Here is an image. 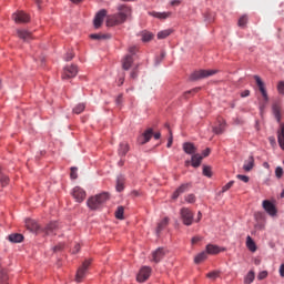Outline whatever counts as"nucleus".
<instances>
[{"label": "nucleus", "mask_w": 284, "mask_h": 284, "mask_svg": "<svg viewBox=\"0 0 284 284\" xmlns=\"http://www.w3.org/2000/svg\"><path fill=\"white\" fill-rule=\"evenodd\" d=\"M118 13L106 17V26L114 28V26H121L132 18V8L128 4H119L116 7Z\"/></svg>", "instance_id": "obj_1"}, {"label": "nucleus", "mask_w": 284, "mask_h": 284, "mask_svg": "<svg viewBox=\"0 0 284 284\" xmlns=\"http://www.w3.org/2000/svg\"><path fill=\"white\" fill-rule=\"evenodd\" d=\"M272 112H273L277 123H280V130L277 131V143H278L281 150H284V123L281 122V119H283V115L281 113V102L273 103Z\"/></svg>", "instance_id": "obj_2"}, {"label": "nucleus", "mask_w": 284, "mask_h": 284, "mask_svg": "<svg viewBox=\"0 0 284 284\" xmlns=\"http://www.w3.org/2000/svg\"><path fill=\"white\" fill-rule=\"evenodd\" d=\"M110 200V194L108 192L100 193L95 196L89 197L87 205L90 210H99L103 203Z\"/></svg>", "instance_id": "obj_3"}, {"label": "nucleus", "mask_w": 284, "mask_h": 284, "mask_svg": "<svg viewBox=\"0 0 284 284\" xmlns=\"http://www.w3.org/2000/svg\"><path fill=\"white\" fill-rule=\"evenodd\" d=\"M180 216L183 225H186L187 227L194 223V213L187 207L181 209Z\"/></svg>", "instance_id": "obj_4"}, {"label": "nucleus", "mask_w": 284, "mask_h": 284, "mask_svg": "<svg viewBox=\"0 0 284 284\" xmlns=\"http://www.w3.org/2000/svg\"><path fill=\"white\" fill-rule=\"evenodd\" d=\"M216 70H197L190 75L191 81H200V79H207V77H214Z\"/></svg>", "instance_id": "obj_5"}, {"label": "nucleus", "mask_w": 284, "mask_h": 284, "mask_svg": "<svg viewBox=\"0 0 284 284\" xmlns=\"http://www.w3.org/2000/svg\"><path fill=\"white\" fill-rule=\"evenodd\" d=\"M254 80H255L256 85L258 87V90L263 97L264 102L261 106V110H263L265 108V104L270 101V97L267 95V90H265V83L263 82V80H261V77L254 75Z\"/></svg>", "instance_id": "obj_6"}, {"label": "nucleus", "mask_w": 284, "mask_h": 284, "mask_svg": "<svg viewBox=\"0 0 284 284\" xmlns=\"http://www.w3.org/2000/svg\"><path fill=\"white\" fill-rule=\"evenodd\" d=\"M88 267H90V261H84L82 266L78 268L75 281L77 283H81L83 278H85V274L88 273Z\"/></svg>", "instance_id": "obj_7"}, {"label": "nucleus", "mask_w": 284, "mask_h": 284, "mask_svg": "<svg viewBox=\"0 0 284 284\" xmlns=\"http://www.w3.org/2000/svg\"><path fill=\"white\" fill-rule=\"evenodd\" d=\"M108 17V10L102 9L100 10L93 20V26L95 30H99V28L103 24V20Z\"/></svg>", "instance_id": "obj_8"}, {"label": "nucleus", "mask_w": 284, "mask_h": 284, "mask_svg": "<svg viewBox=\"0 0 284 284\" xmlns=\"http://www.w3.org/2000/svg\"><path fill=\"white\" fill-rule=\"evenodd\" d=\"M151 274H152V268H150L149 266H144L140 270V272L136 276V281L139 283H145V281H148V278H150Z\"/></svg>", "instance_id": "obj_9"}, {"label": "nucleus", "mask_w": 284, "mask_h": 284, "mask_svg": "<svg viewBox=\"0 0 284 284\" xmlns=\"http://www.w3.org/2000/svg\"><path fill=\"white\" fill-rule=\"evenodd\" d=\"M78 73L79 70L77 69V65L72 64L70 67H65L62 73V79H74Z\"/></svg>", "instance_id": "obj_10"}, {"label": "nucleus", "mask_w": 284, "mask_h": 284, "mask_svg": "<svg viewBox=\"0 0 284 284\" xmlns=\"http://www.w3.org/2000/svg\"><path fill=\"white\" fill-rule=\"evenodd\" d=\"M262 207L270 216H276V205H274L270 200H264L262 202Z\"/></svg>", "instance_id": "obj_11"}, {"label": "nucleus", "mask_w": 284, "mask_h": 284, "mask_svg": "<svg viewBox=\"0 0 284 284\" xmlns=\"http://www.w3.org/2000/svg\"><path fill=\"white\" fill-rule=\"evenodd\" d=\"M12 19L16 23H28V21H30V16L23 11H18L12 14Z\"/></svg>", "instance_id": "obj_12"}, {"label": "nucleus", "mask_w": 284, "mask_h": 284, "mask_svg": "<svg viewBox=\"0 0 284 284\" xmlns=\"http://www.w3.org/2000/svg\"><path fill=\"white\" fill-rule=\"evenodd\" d=\"M72 196L77 203H83L85 201V191L81 186H75L72 191Z\"/></svg>", "instance_id": "obj_13"}, {"label": "nucleus", "mask_w": 284, "mask_h": 284, "mask_svg": "<svg viewBox=\"0 0 284 284\" xmlns=\"http://www.w3.org/2000/svg\"><path fill=\"white\" fill-rule=\"evenodd\" d=\"M166 253H168V251H165V248H163V247H159L158 250H155L152 253L153 263H161V261H163V258L165 257Z\"/></svg>", "instance_id": "obj_14"}, {"label": "nucleus", "mask_w": 284, "mask_h": 284, "mask_svg": "<svg viewBox=\"0 0 284 284\" xmlns=\"http://www.w3.org/2000/svg\"><path fill=\"white\" fill-rule=\"evenodd\" d=\"M190 187H192V183H184L180 185L173 193L172 199L174 200L179 199V196H181V194H185V192H187Z\"/></svg>", "instance_id": "obj_15"}, {"label": "nucleus", "mask_w": 284, "mask_h": 284, "mask_svg": "<svg viewBox=\"0 0 284 284\" xmlns=\"http://www.w3.org/2000/svg\"><path fill=\"white\" fill-rule=\"evenodd\" d=\"M57 230H59V224H57V222H51L47 224V226L43 229V232L47 236H52L57 234Z\"/></svg>", "instance_id": "obj_16"}, {"label": "nucleus", "mask_w": 284, "mask_h": 284, "mask_svg": "<svg viewBox=\"0 0 284 284\" xmlns=\"http://www.w3.org/2000/svg\"><path fill=\"white\" fill-rule=\"evenodd\" d=\"M154 134V131H152V129H148L141 138H139V143H141V145H145V143H149L150 139H152Z\"/></svg>", "instance_id": "obj_17"}, {"label": "nucleus", "mask_w": 284, "mask_h": 284, "mask_svg": "<svg viewBox=\"0 0 284 284\" xmlns=\"http://www.w3.org/2000/svg\"><path fill=\"white\" fill-rule=\"evenodd\" d=\"M17 34L19 37V39H22V41H32L33 37H32V32L28 31V30H18Z\"/></svg>", "instance_id": "obj_18"}, {"label": "nucleus", "mask_w": 284, "mask_h": 284, "mask_svg": "<svg viewBox=\"0 0 284 284\" xmlns=\"http://www.w3.org/2000/svg\"><path fill=\"white\" fill-rule=\"evenodd\" d=\"M168 225H170V217H164L161 222L158 223L155 234L159 236L161 231L165 230Z\"/></svg>", "instance_id": "obj_19"}, {"label": "nucleus", "mask_w": 284, "mask_h": 284, "mask_svg": "<svg viewBox=\"0 0 284 284\" xmlns=\"http://www.w3.org/2000/svg\"><path fill=\"white\" fill-rule=\"evenodd\" d=\"M132 63H134V59L132 58V54H128L122 60V68L123 70H129L132 68Z\"/></svg>", "instance_id": "obj_20"}, {"label": "nucleus", "mask_w": 284, "mask_h": 284, "mask_svg": "<svg viewBox=\"0 0 284 284\" xmlns=\"http://www.w3.org/2000/svg\"><path fill=\"white\" fill-rule=\"evenodd\" d=\"M202 161H203V155H201L199 153H194L191 158L192 168H200Z\"/></svg>", "instance_id": "obj_21"}, {"label": "nucleus", "mask_w": 284, "mask_h": 284, "mask_svg": "<svg viewBox=\"0 0 284 284\" xmlns=\"http://www.w3.org/2000/svg\"><path fill=\"white\" fill-rule=\"evenodd\" d=\"M254 169V155H250L248 159L244 162L243 170L245 172H252Z\"/></svg>", "instance_id": "obj_22"}, {"label": "nucleus", "mask_w": 284, "mask_h": 284, "mask_svg": "<svg viewBox=\"0 0 284 284\" xmlns=\"http://www.w3.org/2000/svg\"><path fill=\"white\" fill-rule=\"evenodd\" d=\"M183 150L185 154H196V146L192 142H185L183 144Z\"/></svg>", "instance_id": "obj_23"}, {"label": "nucleus", "mask_w": 284, "mask_h": 284, "mask_svg": "<svg viewBox=\"0 0 284 284\" xmlns=\"http://www.w3.org/2000/svg\"><path fill=\"white\" fill-rule=\"evenodd\" d=\"M26 225L27 230H30V232H39L40 230L39 223H37L34 220H27Z\"/></svg>", "instance_id": "obj_24"}, {"label": "nucleus", "mask_w": 284, "mask_h": 284, "mask_svg": "<svg viewBox=\"0 0 284 284\" xmlns=\"http://www.w3.org/2000/svg\"><path fill=\"white\" fill-rule=\"evenodd\" d=\"M118 152L120 156H125V154L130 152V145L125 142H121Z\"/></svg>", "instance_id": "obj_25"}, {"label": "nucleus", "mask_w": 284, "mask_h": 284, "mask_svg": "<svg viewBox=\"0 0 284 284\" xmlns=\"http://www.w3.org/2000/svg\"><path fill=\"white\" fill-rule=\"evenodd\" d=\"M124 185H125V176L123 175L118 176L116 186H115L116 192H123Z\"/></svg>", "instance_id": "obj_26"}, {"label": "nucleus", "mask_w": 284, "mask_h": 284, "mask_svg": "<svg viewBox=\"0 0 284 284\" xmlns=\"http://www.w3.org/2000/svg\"><path fill=\"white\" fill-rule=\"evenodd\" d=\"M10 243H21L23 241V235L20 233H13L8 236Z\"/></svg>", "instance_id": "obj_27"}, {"label": "nucleus", "mask_w": 284, "mask_h": 284, "mask_svg": "<svg viewBox=\"0 0 284 284\" xmlns=\"http://www.w3.org/2000/svg\"><path fill=\"white\" fill-rule=\"evenodd\" d=\"M246 247L250 252H256V243L250 235L246 237Z\"/></svg>", "instance_id": "obj_28"}, {"label": "nucleus", "mask_w": 284, "mask_h": 284, "mask_svg": "<svg viewBox=\"0 0 284 284\" xmlns=\"http://www.w3.org/2000/svg\"><path fill=\"white\" fill-rule=\"evenodd\" d=\"M221 247L214 244L206 245V253L207 254H220Z\"/></svg>", "instance_id": "obj_29"}, {"label": "nucleus", "mask_w": 284, "mask_h": 284, "mask_svg": "<svg viewBox=\"0 0 284 284\" xmlns=\"http://www.w3.org/2000/svg\"><path fill=\"white\" fill-rule=\"evenodd\" d=\"M207 260V251H203L200 254H197L194 257V263L199 264V263H203V261Z\"/></svg>", "instance_id": "obj_30"}, {"label": "nucleus", "mask_w": 284, "mask_h": 284, "mask_svg": "<svg viewBox=\"0 0 284 284\" xmlns=\"http://www.w3.org/2000/svg\"><path fill=\"white\" fill-rule=\"evenodd\" d=\"M90 39H93L95 41H101L103 39H111L110 34H103V33H93L90 36Z\"/></svg>", "instance_id": "obj_31"}, {"label": "nucleus", "mask_w": 284, "mask_h": 284, "mask_svg": "<svg viewBox=\"0 0 284 284\" xmlns=\"http://www.w3.org/2000/svg\"><path fill=\"white\" fill-rule=\"evenodd\" d=\"M125 213V207L123 206H118L116 211H115V219H118L119 221H123L124 219V214Z\"/></svg>", "instance_id": "obj_32"}, {"label": "nucleus", "mask_w": 284, "mask_h": 284, "mask_svg": "<svg viewBox=\"0 0 284 284\" xmlns=\"http://www.w3.org/2000/svg\"><path fill=\"white\" fill-rule=\"evenodd\" d=\"M170 34H172V29H165L162 30L160 32H158V39H168V37H170Z\"/></svg>", "instance_id": "obj_33"}, {"label": "nucleus", "mask_w": 284, "mask_h": 284, "mask_svg": "<svg viewBox=\"0 0 284 284\" xmlns=\"http://www.w3.org/2000/svg\"><path fill=\"white\" fill-rule=\"evenodd\" d=\"M154 39V34L152 32L144 31L142 32V41L144 43H148L149 41H152Z\"/></svg>", "instance_id": "obj_34"}, {"label": "nucleus", "mask_w": 284, "mask_h": 284, "mask_svg": "<svg viewBox=\"0 0 284 284\" xmlns=\"http://www.w3.org/2000/svg\"><path fill=\"white\" fill-rule=\"evenodd\" d=\"M215 134H223L225 132V122H220L219 126L213 128Z\"/></svg>", "instance_id": "obj_35"}, {"label": "nucleus", "mask_w": 284, "mask_h": 284, "mask_svg": "<svg viewBox=\"0 0 284 284\" xmlns=\"http://www.w3.org/2000/svg\"><path fill=\"white\" fill-rule=\"evenodd\" d=\"M221 276V271H212L206 274L207 278H211V281H216Z\"/></svg>", "instance_id": "obj_36"}, {"label": "nucleus", "mask_w": 284, "mask_h": 284, "mask_svg": "<svg viewBox=\"0 0 284 284\" xmlns=\"http://www.w3.org/2000/svg\"><path fill=\"white\" fill-rule=\"evenodd\" d=\"M254 278H255V275H254V272L253 271H250L244 280V283L245 284H251V283H254Z\"/></svg>", "instance_id": "obj_37"}, {"label": "nucleus", "mask_w": 284, "mask_h": 284, "mask_svg": "<svg viewBox=\"0 0 284 284\" xmlns=\"http://www.w3.org/2000/svg\"><path fill=\"white\" fill-rule=\"evenodd\" d=\"M152 17H155V19H168L170 17V13H161V12H152Z\"/></svg>", "instance_id": "obj_38"}, {"label": "nucleus", "mask_w": 284, "mask_h": 284, "mask_svg": "<svg viewBox=\"0 0 284 284\" xmlns=\"http://www.w3.org/2000/svg\"><path fill=\"white\" fill-rule=\"evenodd\" d=\"M0 284H8V273L0 271Z\"/></svg>", "instance_id": "obj_39"}, {"label": "nucleus", "mask_w": 284, "mask_h": 284, "mask_svg": "<svg viewBox=\"0 0 284 284\" xmlns=\"http://www.w3.org/2000/svg\"><path fill=\"white\" fill-rule=\"evenodd\" d=\"M246 24H247V16H242V17L239 19L237 26H239L240 28H245Z\"/></svg>", "instance_id": "obj_40"}, {"label": "nucleus", "mask_w": 284, "mask_h": 284, "mask_svg": "<svg viewBox=\"0 0 284 284\" xmlns=\"http://www.w3.org/2000/svg\"><path fill=\"white\" fill-rule=\"evenodd\" d=\"M83 110H85V104L80 103V104H78V105L73 109V112H74V114H81V112H83Z\"/></svg>", "instance_id": "obj_41"}, {"label": "nucleus", "mask_w": 284, "mask_h": 284, "mask_svg": "<svg viewBox=\"0 0 284 284\" xmlns=\"http://www.w3.org/2000/svg\"><path fill=\"white\" fill-rule=\"evenodd\" d=\"M203 175L207 176L209 179L212 178V168L207 166V165H204L203 166Z\"/></svg>", "instance_id": "obj_42"}, {"label": "nucleus", "mask_w": 284, "mask_h": 284, "mask_svg": "<svg viewBox=\"0 0 284 284\" xmlns=\"http://www.w3.org/2000/svg\"><path fill=\"white\" fill-rule=\"evenodd\" d=\"M232 185H234V181H230L229 183H226L223 187H222V191L221 193H225L227 192V190H231L232 189Z\"/></svg>", "instance_id": "obj_43"}, {"label": "nucleus", "mask_w": 284, "mask_h": 284, "mask_svg": "<svg viewBox=\"0 0 284 284\" xmlns=\"http://www.w3.org/2000/svg\"><path fill=\"white\" fill-rule=\"evenodd\" d=\"M186 203H194L196 201V196L194 194H189L185 197Z\"/></svg>", "instance_id": "obj_44"}, {"label": "nucleus", "mask_w": 284, "mask_h": 284, "mask_svg": "<svg viewBox=\"0 0 284 284\" xmlns=\"http://www.w3.org/2000/svg\"><path fill=\"white\" fill-rule=\"evenodd\" d=\"M236 179H239L240 181H243V183H250V178L247 175L237 174Z\"/></svg>", "instance_id": "obj_45"}, {"label": "nucleus", "mask_w": 284, "mask_h": 284, "mask_svg": "<svg viewBox=\"0 0 284 284\" xmlns=\"http://www.w3.org/2000/svg\"><path fill=\"white\" fill-rule=\"evenodd\" d=\"M257 278H258V281H263V280L267 278V271L260 272L257 275Z\"/></svg>", "instance_id": "obj_46"}, {"label": "nucleus", "mask_w": 284, "mask_h": 284, "mask_svg": "<svg viewBox=\"0 0 284 284\" xmlns=\"http://www.w3.org/2000/svg\"><path fill=\"white\" fill-rule=\"evenodd\" d=\"M277 91H278L280 94H284V81L278 82Z\"/></svg>", "instance_id": "obj_47"}, {"label": "nucleus", "mask_w": 284, "mask_h": 284, "mask_svg": "<svg viewBox=\"0 0 284 284\" xmlns=\"http://www.w3.org/2000/svg\"><path fill=\"white\" fill-rule=\"evenodd\" d=\"M275 176H277V179H281V176H283V168L277 166L275 169Z\"/></svg>", "instance_id": "obj_48"}, {"label": "nucleus", "mask_w": 284, "mask_h": 284, "mask_svg": "<svg viewBox=\"0 0 284 284\" xmlns=\"http://www.w3.org/2000/svg\"><path fill=\"white\" fill-rule=\"evenodd\" d=\"M199 90H201V88H195V89H192L190 91H186L184 93L185 99H187V94H196V92H199Z\"/></svg>", "instance_id": "obj_49"}, {"label": "nucleus", "mask_w": 284, "mask_h": 284, "mask_svg": "<svg viewBox=\"0 0 284 284\" xmlns=\"http://www.w3.org/2000/svg\"><path fill=\"white\" fill-rule=\"evenodd\" d=\"M77 168H71V173H70V176H71V179H73V180H75V179H78V174H77Z\"/></svg>", "instance_id": "obj_50"}, {"label": "nucleus", "mask_w": 284, "mask_h": 284, "mask_svg": "<svg viewBox=\"0 0 284 284\" xmlns=\"http://www.w3.org/2000/svg\"><path fill=\"white\" fill-rule=\"evenodd\" d=\"M203 239L201 236H194L191 241L192 245H195V243L201 242Z\"/></svg>", "instance_id": "obj_51"}, {"label": "nucleus", "mask_w": 284, "mask_h": 284, "mask_svg": "<svg viewBox=\"0 0 284 284\" xmlns=\"http://www.w3.org/2000/svg\"><path fill=\"white\" fill-rule=\"evenodd\" d=\"M172 143H173L172 131H170V138L166 144V148H172Z\"/></svg>", "instance_id": "obj_52"}, {"label": "nucleus", "mask_w": 284, "mask_h": 284, "mask_svg": "<svg viewBox=\"0 0 284 284\" xmlns=\"http://www.w3.org/2000/svg\"><path fill=\"white\" fill-rule=\"evenodd\" d=\"M64 59H65V61H72V59H74V54L72 52L67 53Z\"/></svg>", "instance_id": "obj_53"}, {"label": "nucleus", "mask_w": 284, "mask_h": 284, "mask_svg": "<svg viewBox=\"0 0 284 284\" xmlns=\"http://www.w3.org/2000/svg\"><path fill=\"white\" fill-rule=\"evenodd\" d=\"M81 250V245L80 244H75L74 248L72 250V254H78V252Z\"/></svg>", "instance_id": "obj_54"}, {"label": "nucleus", "mask_w": 284, "mask_h": 284, "mask_svg": "<svg viewBox=\"0 0 284 284\" xmlns=\"http://www.w3.org/2000/svg\"><path fill=\"white\" fill-rule=\"evenodd\" d=\"M248 95H250V90H244L241 92L242 99H245V97H248Z\"/></svg>", "instance_id": "obj_55"}, {"label": "nucleus", "mask_w": 284, "mask_h": 284, "mask_svg": "<svg viewBox=\"0 0 284 284\" xmlns=\"http://www.w3.org/2000/svg\"><path fill=\"white\" fill-rule=\"evenodd\" d=\"M60 250H63V245L59 244L53 247V252H60Z\"/></svg>", "instance_id": "obj_56"}, {"label": "nucleus", "mask_w": 284, "mask_h": 284, "mask_svg": "<svg viewBox=\"0 0 284 284\" xmlns=\"http://www.w3.org/2000/svg\"><path fill=\"white\" fill-rule=\"evenodd\" d=\"M280 276H282V278H284V263L281 264V266H280Z\"/></svg>", "instance_id": "obj_57"}, {"label": "nucleus", "mask_w": 284, "mask_h": 284, "mask_svg": "<svg viewBox=\"0 0 284 284\" xmlns=\"http://www.w3.org/2000/svg\"><path fill=\"white\" fill-rule=\"evenodd\" d=\"M122 100H123V95L120 94V95L116 98L115 103H116L118 105H121V101H122Z\"/></svg>", "instance_id": "obj_58"}, {"label": "nucleus", "mask_w": 284, "mask_h": 284, "mask_svg": "<svg viewBox=\"0 0 284 284\" xmlns=\"http://www.w3.org/2000/svg\"><path fill=\"white\" fill-rule=\"evenodd\" d=\"M130 54H136V47H131L129 49Z\"/></svg>", "instance_id": "obj_59"}, {"label": "nucleus", "mask_w": 284, "mask_h": 284, "mask_svg": "<svg viewBox=\"0 0 284 284\" xmlns=\"http://www.w3.org/2000/svg\"><path fill=\"white\" fill-rule=\"evenodd\" d=\"M210 152H211V150H210V148H207V149H205L204 151H203V156H210Z\"/></svg>", "instance_id": "obj_60"}, {"label": "nucleus", "mask_w": 284, "mask_h": 284, "mask_svg": "<svg viewBox=\"0 0 284 284\" xmlns=\"http://www.w3.org/2000/svg\"><path fill=\"white\" fill-rule=\"evenodd\" d=\"M264 214L261 212L255 213V219H264Z\"/></svg>", "instance_id": "obj_61"}, {"label": "nucleus", "mask_w": 284, "mask_h": 284, "mask_svg": "<svg viewBox=\"0 0 284 284\" xmlns=\"http://www.w3.org/2000/svg\"><path fill=\"white\" fill-rule=\"evenodd\" d=\"M34 2L37 3L39 10H41V3H43V0H34Z\"/></svg>", "instance_id": "obj_62"}, {"label": "nucleus", "mask_w": 284, "mask_h": 284, "mask_svg": "<svg viewBox=\"0 0 284 284\" xmlns=\"http://www.w3.org/2000/svg\"><path fill=\"white\" fill-rule=\"evenodd\" d=\"M136 77H138L136 71H132V72H131V79H136Z\"/></svg>", "instance_id": "obj_63"}, {"label": "nucleus", "mask_w": 284, "mask_h": 284, "mask_svg": "<svg viewBox=\"0 0 284 284\" xmlns=\"http://www.w3.org/2000/svg\"><path fill=\"white\" fill-rule=\"evenodd\" d=\"M153 136L155 140H159V139H161V133H155Z\"/></svg>", "instance_id": "obj_64"}]
</instances>
